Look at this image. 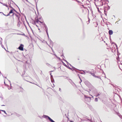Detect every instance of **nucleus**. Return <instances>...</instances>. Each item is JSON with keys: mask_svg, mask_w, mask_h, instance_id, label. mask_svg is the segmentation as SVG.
Segmentation results:
<instances>
[{"mask_svg": "<svg viewBox=\"0 0 122 122\" xmlns=\"http://www.w3.org/2000/svg\"><path fill=\"white\" fill-rule=\"evenodd\" d=\"M24 46L22 44H21L20 46L18 47V49L20 50L23 51L24 50L23 47Z\"/></svg>", "mask_w": 122, "mask_h": 122, "instance_id": "nucleus-5", "label": "nucleus"}, {"mask_svg": "<svg viewBox=\"0 0 122 122\" xmlns=\"http://www.w3.org/2000/svg\"><path fill=\"white\" fill-rule=\"evenodd\" d=\"M113 33V32L112 30H110L109 31V35H112Z\"/></svg>", "mask_w": 122, "mask_h": 122, "instance_id": "nucleus-8", "label": "nucleus"}, {"mask_svg": "<svg viewBox=\"0 0 122 122\" xmlns=\"http://www.w3.org/2000/svg\"><path fill=\"white\" fill-rule=\"evenodd\" d=\"M4 111V112H5V111Z\"/></svg>", "mask_w": 122, "mask_h": 122, "instance_id": "nucleus-11", "label": "nucleus"}, {"mask_svg": "<svg viewBox=\"0 0 122 122\" xmlns=\"http://www.w3.org/2000/svg\"><path fill=\"white\" fill-rule=\"evenodd\" d=\"M103 5V3L102 0L98 1L97 3V5L98 6H101Z\"/></svg>", "mask_w": 122, "mask_h": 122, "instance_id": "nucleus-2", "label": "nucleus"}, {"mask_svg": "<svg viewBox=\"0 0 122 122\" xmlns=\"http://www.w3.org/2000/svg\"><path fill=\"white\" fill-rule=\"evenodd\" d=\"M4 83L5 85L7 86H9V85L10 84L9 82L7 80L4 81Z\"/></svg>", "mask_w": 122, "mask_h": 122, "instance_id": "nucleus-4", "label": "nucleus"}, {"mask_svg": "<svg viewBox=\"0 0 122 122\" xmlns=\"http://www.w3.org/2000/svg\"><path fill=\"white\" fill-rule=\"evenodd\" d=\"M36 26H37V27H38V26L37 25H36Z\"/></svg>", "mask_w": 122, "mask_h": 122, "instance_id": "nucleus-12", "label": "nucleus"}, {"mask_svg": "<svg viewBox=\"0 0 122 122\" xmlns=\"http://www.w3.org/2000/svg\"><path fill=\"white\" fill-rule=\"evenodd\" d=\"M37 24H38L40 25L44 26L45 23L44 22L43 20L40 18L37 19L35 20V21H34V23L33 24L34 25H36Z\"/></svg>", "mask_w": 122, "mask_h": 122, "instance_id": "nucleus-1", "label": "nucleus"}, {"mask_svg": "<svg viewBox=\"0 0 122 122\" xmlns=\"http://www.w3.org/2000/svg\"><path fill=\"white\" fill-rule=\"evenodd\" d=\"M78 60H79V59H78Z\"/></svg>", "mask_w": 122, "mask_h": 122, "instance_id": "nucleus-18", "label": "nucleus"}, {"mask_svg": "<svg viewBox=\"0 0 122 122\" xmlns=\"http://www.w3.org/2000/svg\"><path fill=\"white\" fill-rule=\"evenodd\" d=\"M81 5V6H82L84 8H85V7H84V5Z\"/></svg>", "mask_w": 122, "mask_h": 122, "instance_id": "nucleus-10", "label": "nucleus"}, {"mask_svg": "<svg viewBox=\"0 0 122 122\" xmlns=\"http://www.w3.org/2000/svg\"><path fill=\"white\" fill-rule=\"evenodd\" d=\"M6 6H7V7H8V6H7V5H6Z\"/></svg>", "mask_w": 122, "mask_h": 122, "instance_id": "nucleus-15", "label": "nucleus"}, {"mask_svg": "<svg viewBox=\"0 0 122 122\" xmlns=\"http://www.w3.org/2000/svg\"><path fill=\"white\" fill-rule=\"evenodd\" d=\"M77 1L78 2H79V1Z\"/></svg>", "mask_w": 122, "mask_h": 122, "instance_id": "nucleus-13", "label": "nucleus"}, {"mask_svg": "<svg viewBox=\"0 0 122 122\" xmlns=\"http://www.w3.org/2000/svg\"><path fill=\"white\" fill-rule=\"evenodd\" d=\"M15 16L16 17V19L18 20H19V18L20 17V15L19 14H15Z\"/></svg>", "mask_w": 122, "mask_h": 122, "instance_id": "nucleus-6", "label": "nucleus"}, {"mask_svg": "<svg viewBox=\"0 0 122 122\" xmlns=\"http://www.w3.org/2000/svg\"><path fill=\"white\" fill-rule=\"evenodd\" d=\"M97 99V98H95V99Z\"/></svg>", "mask_w": 122, "mask_h": 122, "instance_id": "nucleus-14", "label": "nucleus"}, {"mask_svg": "<svg viewBox=\"0 0 122 122\" xmlns=\"http://www.w3.org/2000/svg\"><path fill=\"white\" fill-rule=\"evenodd\" d=\"M90 73L93 76L95 77H97V76H96L94 73H91V72H90Z\"/></svg>", "mask_w": 122, "mask_h": 122, "instance_id": "nucleus-7", "label": "nucleus"}, {"mask_svg": "<svg viewBox=\"0 0 122 122\" xmlns=\"http://www.w3.org/2000/svg\"><path fill=\"white\" fill-rule=\"evenodd\" d=\"M46 116L48 117V118L49 120L51 122H55L52 119H51L49 117L47 116Z\"/></svg>", "mask_w": 122, "mask_h": 122, "instance_id": "nucleus-9", "label": "nucleus"}, {"mask_svg": "<svg viewBox=\"0 0 122 122\" xmlns=\"http://www.w3.org/2000/svg\"><path fill=\"white\" fill-rule=\"evenodd\" d=\"M6 6H7V7H8V6H7V5H6Z\"/></svg>", "mask_w": 122, "mask_h": 122, "instance_id": "nucleus-16", "label": "nucleus"}, {"mask_svg": "<svg viewBox=\"0 0 122 122\" xmlns=\"http://www.w3.org/2000/svg\"><path fill=\"white\" fill-rule=\"evenodd\" d=\"M73 122L72 121H71V122Z\"/></svg>", "mask_w": 122, "mask_h": 122, "instance_id": "nucleus-17", "label": "nucleus"}, {"mask_svg": "<svg viewBox=\"0 0 122 122\" xmlns=\"http://www.w3.org/2000/svg\"><path fill=\"white\" fill-rule=\"evenodd\" d=\"M15 11V10L14 9H12L11 10L9 13L7 15H5L6 16H9L10 15V14L11 13H12L13 15H14V11Z\"/></svg>", "mask_w": 122, "mask_h": 122, "instance_id": "nucleus-3", "label": "nucleus"}]
</instances>
